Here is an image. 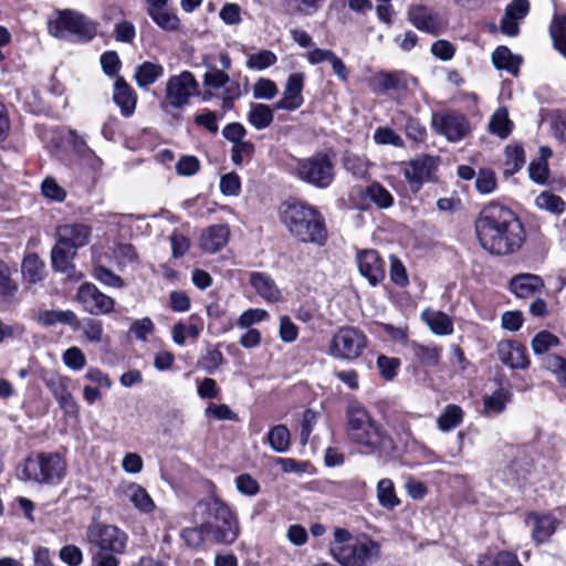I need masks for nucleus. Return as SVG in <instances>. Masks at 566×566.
<instances>
[{
    "label": "nucleus",
    "instance_id": "obj_1",
    "mask_svg": "<svg viewBox=\"0 0 566 566\" xmlns=\"http://www.w3.org/2000/svg\"><path fill=\"white\" fill-rule=\"evenodd\" d=\"M481 247L494 255H510L517 252L526 238L517 216L509 208L492 202L485 206L475 221Z\"/></svg>",
    "mask_w": 566,
    "mask_h": 566
},
{
    "label": "nucleus",
    "instance_id": "obj_2",
    "mask_svg": "<svg viewBox=\"0 0 566 566\" xmlns=\"http://www.w3.org/2000/svg\"><path fill=\"white\" fill-rule=\"evenodd\" d=\"M281 220L289 232L304 243L324 244L327 232L323 216L312 206L301 201H286Z\"/></svg>",
    "mask_w": 566,
    "mask_h": 566
},
{
    "label": "nucleus",
    "instance_id": "obj_3",
    "mask_svg": "<svg viewBox=\"0 0 566 566\" xmlns=\"http://www.w3.org/2000/svg\"><path fill=\"white\" fill-rule=\"evenodd\" d=\"M347 436L366 453L380 452L390 442L381 426L359 405H352L347 409Z\"/></svg>",
    "mask_w": 566,
    "mask_h": 566
},
{
    "label": "nucleus",
    "instance_id": "obj_4",
    "mask_svg": "<svg viewBox=\"0 0 566 566\" xmlns=\"http://www.w3.org/2000/svg\"><path fill=\"white\" fill-rule=\"evenodd\" d=\"M87 541L96 547L93 566H119L117 555L126 552L128 535L112 524L93 523L87 528Z\"/></svg>",
    "mask_w": 566,
    "mask_h": 566
},
{
    "label": "nucleus",
    "instance_id": "obj_5",
    "mask_svg": "<svg viewBox=\"0 0 566 566\" xmlns=\"http://www.w3.org/2000/svg\"><path fill=\"white\" fill-rule=\"evenodd\" d=\"M205 507L207 518L205 530L208 541L213 544H232L240 534V525L237 514L230 506L217 496H210L199 503Z\"/></svg>",
    "mask_w": 566,
    "mask_h": 566
},
{
    "label": "nucleus",
    "instance_id": "obj_6",
    "mask_svg": "<svg viewBox=\"0 0 566 566\" xmlns=\"http://www.w3.org/2000/svg\"><path fill=\"white\" fill-rule=\"evenodd\" d=\"M65 461L56 453H38L28 457L20 465L21 478L44 484H57L65 473Z\"/></svg>",
    "mask_w": 566,
    "mask_h": 566
},
{
    "label": "nucleus",
    "instance_id": "obj_7",
    "mask_svg": "<svg viewBox=\"0 0 566 566\" xmlns=\"http://www.w3.org/2000/svg\"><path fill=\"white\" fill-rule=\"evenodd\" d=\"M51 35L72 41H90L96 34L95 24L83 14L65 10L48 24Z\"/></svg>",
    "mask_w": 566,
    "mask_h": 566
},
{
    "label": "nucleus",
    "instance_id": "obj_8",
    "mask_svg": "<svg viewBox=\"0 0 566 566\" xmlns=\"http://www.w3.org/2000/svg\"><path fill=\"white\" fill-rule=\"evenodd\" d=\"M367 344L368 339L364 332L345 326L333 335L327 353L335 359L353 361L363 355Z\"/></svg>",
    "mask_w": 566,
    "mask_h": 566
},
{
    "label": "nucleus",
    "instance_id": "obj_9",
    "mask_svg": "<svg viewBox=\"0 0 566 566\" xmlns=\"http://www.w3.org/2000/svg\"><path fill=\"white\" fill-rule=\"evenodd\" d=\"M198 90V82L195 75L189 71H182L180 74L171 75L165 85V96L160 103L164 111L169 107L181 109L190 103V98Z\"/></svg>",
    "mask_w": 566,
    "mask_h": 566
},
{
    "label": "nucleus",
    "instance_id": "obj_10",
    "mask_svg": "<svg viewBox=\"0 0 566 566\" xmlns=\"http://www.w3.org/2000/svg\"><path fill=\"white\" fill-rule=\"evenodd\" d=\"M296 176L313 186L325 188L334 179V166L325 155H315L297 161Z\"/></svg>",
    "mask_w": 566,
    "mask_h": 566
},
{
    "label": "nucleus",
    "instance_id": "obj_11",
    "mask_svg": "<svg viewBox=\"0 0 566 566\" xmlns=\"http://www.w3.org/2000/svg\"><path fill=\"white\" fill-rule=\"evenodd\" d=\"M379 553V545L368 537L356 538L335 549L333 556L343 566H367Z\"/></svg>",
    "mask_w": 566,
    "mask_h": 566
},
{
    "label": "nucleus",
    "instance_id": "obj_12",
    "mask_svg": "<svg viewBox=\"0 0 566 566\" xmlns=\"http://www.w3.org/2000/svg\"><path fill=\"white\" fill-rule=\"evenodd\" d=\"M75 298L91 315H108L114 311V298L101 292L93 283H83L77 289Z\"/></svg>",
    "mask_w": 566,
    "mask_h": 566
},
{
    "label": "nucleus",
    "instance_id": "obj_13",
    "mask_svg": "<svg viewBox=\"0 0 566 566\" xmlns=\"http://www.w3.org/2000/svg\"><path fill=\"white\" fill-rule=\"evenodd\" d=\"M409 22L418 30L431 35H439L446 29V23L431 7L416 3L408 8Z\"/></svg>",
    "mask_w": 566,
    "mask_h": 566
},
{
    "label": "nucleus",
    "instance_id": "obj_14",
    "mask_svg": "<svg viewBox=\"0 0 566 566\" xmlns=\"http://www.w3.org/2000/svg\"><path fill=\"white\" fill-rule=\"evenodd\" d=\"M431 125L436 133L446 136L452 143L463 139L470 130L467 118L455 113H433Z\"/></svg>",
    "mask_w": 566,
    "mask_h": 566
},
{
    "label": "nucleus",
    "instance_id": "obj_15",
    "mask_svg": "<svg viewBox=\"0 0 566 566\" xmlns=\"http://www.w3.org/2000/svg\"><path fill=\"white\" fill-rule=\"evenodd\" d=\"M304 82V73L297 72L290 74L284 85L283 96L274 104V108L289 112L300 108L304 103L302 95Z\"/></svg>",
    "mask_w": 566,
    "mask_h": 566
},
{
    "label": "nucleus",
    "instance_id": "obj_16",
    "mask_svg": "<svg viewBox=\"0 0 566 566\" xmlns=\"http://www.w3.org/2000/svg\"><path fill=\"white\" fill-rule=\"evenodd\" d=\"M438 167V159L433 156H421L409 161L405 169V178L418 190L420 186L432 179Z\"/></svg>",
    "mask_w": 566,
    "mask_h": 566
},
{
    "label": "nucleus",
    "instance_id": "obj_17",
    "mask_svg": "<svg viewBox=\"0 0 566 566\" xmlns=\"http://www.w3.org/2000/svg\"><path fill=\"white\" fill-rule=\"evenodd\" d=\"M357 265L360 274L375 286L385 279V263L378 252L373 249L357 253Z\"/></svg>",
    "mask_w": 566,
    "mask_h": 566
},
{
    "label": "nucleus",
    "instance_id": "obj_18",
    "mask_svg": "<svg viewBox=\"0 0 566 566\" xmlns=\"http://www.w3.org/2000/svg\"><path fill=\"white\" fill-rule=\"evenodd\" d=\"M496 353L500 361L512 369H525L530 365L526 347L516 340H501L496 346Z\"/></svg>",
    "mask_w": 566,
    "mask_h": 566
},
{
    "label": "nucleus",
    "instance_id": "obj_19",
    "mask_svg": "<svg viewBox=\"0 0 566 566\" xmlns=\"http://www.w3.org/2000/svg\"><path fill=\"white\" fill-rule=\"evenodd\" d=\"M510 291L518 298H528L541 293L545 283L542 276L532 273H520L510 280Z\"/></svg>",
    "mask_w": 566,
    "mask_h": 566
},
{
    "label": "nucleus",
    "instance_id": "obj_20",
    "mask_svg": "<svg viewBox=\"0 0 566 566\" xmlns=\"http://www.w3.org/2000/svg\"><path fill=\"white\" fill-rule=\"evenodd\" d=\"M76 255V250L57 241L51 251L52 268L61 273H64L70 279L78 280L81 274L76 272L73 259Z\"/></svg>",
    "mask_w": 566,
    "mask_h": 566
},
{
    "label": "nucleus",
    "instance_id": "obj_21",
    "mask_svg": "<svg viewBox=\"0 0 566 566\" xmlns=\"http://www.w3.org/2000/svg\"><path fill=\"white\" fill-rule=\"evenodd\" d=\"M57 241L77 250L88 244L91 228L84 223L63 224L57 228Z\"/></svg>",
    "mask_w": 566,
    "mask_h": 566
},
{
    "label": "nucleus",
    "instance_id": "obj_22",
    "mask_svg": "<svg viewBox=\"0 0 566 566\" xmlns=\"http://www.w3.org/2000/svg\"><path fill=\"white\" fill-rule=\"evenodd\" d=\"M530 11L527 0H513L505 9V14L501 21V30L504 34L515 36L520 28L518 21L524 19Z\"/></svg>",
    "mask_w": 566,
    "mask_h": 566
},
{
    "label": "nucleus",
    "instance_id": "obj_23",
    "mask_svg": "<svg viewBox=\"0 0 566 566\" xmlns=\"http://www.w3.org/2000/svg\"><path fill=\"white\" fill-rule=\"evenodd\" d=\"M118 493L129 501L137 510L149 513L155 509V503L147 491L137 483H122L117 488Z\"/></svg>",
    "mask_w": 566,
    "mask_h": 566
},
{
    "label": "nucleus",
    "instance_id": "obj_24",
    "mask_svg": "<svg viewBox=\"0 0 566 566\" xmlns=\"http://www.w3.org/2000/svg\"><path fill=\"white\" fill-rule=\"evenodd\" d=\"M113 101L119 107L123 116L128 117L134 114L137 95L134 88L122 76H117L115 80Z\"/></svg>",
    "mask_w": 566,
    "mask_h": 566
},
{
    "label": "nucleus",
    "instance_id": "obj_25",
    "mask_svg": "<svg viewBox=\"0 0 566 566\" xmlns=\"http://www.w3.org/2000/svg\"><path fill=\"white\" fill-rule=\"evenodd\" d=\"M527 521L533 523L532 538L537 544L546 543L559 525L551 514L530 513Z\"/></svg>",
    "mask_w": 566,
    "mask_h": 566
},
{
    "label": "nucleus",
    "instance_id": "obj_26",
    "mask_svg": "<svg viewBox=\"0 0 566 566\" xmlns=\"http://www.w3.org/2000/svg\"><path fill=\"white\" fill-rule=\"evenodd\" d=\"M249 283L264 301L276 303L281 300V291L271 275L263 272H251Z\"/></svg>",
    "mask_w": 566,
    "mask_h": 566
},
{
    "label": "nucleus",
    "instance_id": "obj_27",
    "mask_svg": "<svg viewBox=\"0 0 566 566\" xmlns=\"http://www.w3.org/2000/svg\"><path fill=\"white\" fill-rule=\"evenodd\" d=\"M229 234L230 231L227 226L213 224L201 234V248L206 252L214 253L227 244Z\"/></svg>",
    "mask_w": 566,
    "mask_h": 566
},
{
    "label": "nucleus",
    "instance_id": "obj_28",
    "mask_svg": "<svg viewBox=\"0 0 566 566\" xmlns=\"http://www.w3.org/2000/svg\"><path fill=\"white\" fill-rule=\"evenodd\" d=\"M407 348L413 358L426 367H434L441 357V347L436 345H422L415 340L407 343Z\"/></svg>",
    "mask_w": 566,
    "mask_h": 566
},
{
    "label": "nucleus",
    "instance_id": "obj_29",
    "mask_svg": "<svg viewBox=\"0 0 566 566\" xmlns=\"http://www.w3.org/2000/svg\"><path fill=\"white\" fill-rule=\"evenodd\" d=\"M164 66L159 63L145 61L135 69L134 78L140 88H147L164 76Z\"/></svg>",
    "mask_w": 566,
    "mask_h": 566
},
{
    "label": "nucleus",
    "instance_id": "obj_30",
    "mask_svg": "<svg viewBox=\"0 0 566 566\" xmlns=\"http://www.w3.org/2000/svg\"><path fill=\"white\" fill-rule=\"evenodd\" d=\"M421 317L436 335L444 336L453 332V322L443 312L426 310Z\"/></svg>",
    "mask_w": 566,
    "mask_h": 566
},
{
    "label": "nucleus",
    "instance_id": "obj_31",
    "mask_svg": "<svg viewBox=\"0 0 566 566\" xmlns=\"http://www.w3.org/2000/svg\"><path fill=\"white\" fill-rule=\"evenodd\" d=\"M39 322L44 326H52L55 324H65L73 328H80L81 323L76 314L71 310L59 311H44L39 314Z\"/></svg>",
    "mask_w": 566,
    "mask_h": 566
},
{
    "label": "nucleus",
    "instance_id": "obj_32",
    "mask_svg": "<svg viewBox=\"0 0 566 566\" xmlns=\"http://www.w3.org/2000/svg\"><path fill=\"white\" fill-rule=\"evenodd\" d=\"M45 265L35 253L24 256L21 265L22 276L29 283H36L44 277Z\"/></svg>",
    "mask_w": 566,
    "mask_h": 566
},
{
    "label": "nucleus",
    "instance_id": "obj_33",
    "mask_svg": "<svg viewBox=\"0 0 566 566\" xmlns=\"http://www.w3.org/2000/svg\"><path fill=\"white\" fill-rule=\"evenodd\" d=\"M493 65L499 70H506L513 75L518 73L521 59L513 55L506 46H499L492 54Z\"/></svg>",
    "mask_w": 566,
    "mask_h": 566
},
{
    "label": "nucleus",
    "instance_id": "obj_34",
    "mask_svg": "<svg viewBox=\"0 0 566 566\" xmlns=\"http://www.w3.org/2000/svg\"><path fill=\"white\" fill-rule=\"evenodd\" d=\"M266 441L273 451L285 453L291 444V434L287 427L284 424L272 427L266 436Z\"/></svg>",
    "mask_w": 566,
    "mask_h": 566
},
{
    "label": "nucleus",
    "instance_id": "obj_35",
    "mask_svg": "<svg viewBox=\"0 0 566 566\" xmlns=\"http://www.w3.org/2000/svg\"><path fill=\"white\" fill-rule=\"evenodd\" d=\"M274 118L273 109L266 104H252L248 115L249 123L256 129L269 127Z\"/></svg>",
    "mask_w": 566,
    "mask_h": 566
},
{
    "label": "nucleus",
    "instance_id": "obj_36",
    "mask_svg": "<svg viewBox=\"0 0 566 566\" xmlns=\"http://www.w3.org/2000/svg\"><path fill=\"white\" fill-rule=\"evenodd\" d=\"M377 499L380 506L392 510L400 504L394 483L390 479H381L377 484Z\"/></svg>",
    "mask_w": 566,
    "mask_h": 566
},
{
    "label": "nucleus",
    "instance_id": "obj_37",
    "mask_svg": "<svg viewBox=\"0 0 566 566\" xmlns=\"http://www.w3.org/2000/svg\"><path fill=\"white\" fill-rule=\"evenodd\" d=\"M463 420V410L458 405H448L438 418V428L441 431H450Z\"/></svg>",
    "mask_w": 566,
    "mask_h": 566
},
{
    "label": "nucleus",
    "instance_id": "obj_38",
    "mask_svg": "<svg viewBox=\"0 0 566 566\" xmlns=\"http://www.w3.org/2000/svg\"><path fill=\"white\" fill-rule=\"evenodd\" d=\"M42 379L55 399L70 392V379L54 371H46Z\"/></svg>",
    "mask_w": 566,
    "mask_h": 566
},
{
    "label": "nucleus",
    "instance_id": "obj_39",
    "mask_svg": "<svg viewBox=\"0 0 566 566\" xmlns=\"http://www.w3.org/2000/svg\"><path fill=\"white\" fill-rule=\"evenodd\" d=\"M513 123L509 118V113L505 108H499L491 117L489 127L491 133L501 138H506L512 130Z\"/></svg>",
    "mask_w": 566,
    "mask_h": 566
},
{
    "label": "nucleus",
    "instance_id": "obj_40",
    "mask_svg": "<svg viewBox=\"0 0 566 566\" xmlns=\"http://www.w3.org/2000/svg\"><path fill=\"white\" fill-rule=\"evenodd\" d=\"M525 163L524 149L521 146H507L505 150L504 174L512 176L517 172Z\"/></svg>",
    "mask_w": 566,
    "mask_h": 566
},
{
    "label": "nucleus",
    "instance_id": "obj_41",
    "mask_svg": "<svg viewBox=\"0 0 566 566\" xmlns=\"http://www.w3.org/2000/svg\"><path fill=\"white\" fill-rule=\"evenodd\" d=\"M549 33L554 41L555 48L566 56V15H555Z\"/></svg>",
    "mask_w": 566,
    "mask_h": 566
},
{
    "label": "nucleus",
    "instance_id": "obj_42",
    "mask_svg": "<svg viewBox=\"0 0 566 566\" xmlns=\"http://www.w3.org/2000/svg\"><path fill=\"white\" fill-rule=\"evenodd\" d=\"M510 399L511 394L509 390L504 388L497 389L491 396H486L484 398V412L488 415L501 413L505 408V403L510 401Z\"/></svg>",
    "mask_w": 566,
    "mask_h": 566
},
{
    "label": "nucleus",
    "instance_id": "obj_43",
    "mask_svg": "<svg viewBox=\"0 0 566 566\" xmlns=\"http://www.w3.org/2000/svg\"><path fill=\"white\" fill-rule=\"evenodd\" d=\"M535 205L537 208L552 213H562L565 210L564 200L549 191L541 192L535 199Z\"/></svg>",
    "mask_w": 566,
    "mask_h": 566
},
{
    "label": "nucleus",
    "instance_id": "obj_44",
    "mask_svg": "<svg viewBox=\"0 0 566 566\" xmlns=\"http://www.w3.org/2000/svg\"><path fill=\"white\" fill-rule=\"evenodd\" d=\"M148 15L160 29L166 31H176L180 25L179 18L175 13L169 12L166 8L149 12Z\"/></svg>",
    "mask_w": 566,
    "mask_h": 566
},
{
    "label": "nucleus",
    "instance_id": "obj_45",
    "mask_svg": "<svg viewBox=\"0 0 566 566\" xmlns=\"http://www.w3.org/2000/svg\"><path fill=\"white\" fill-rule=\"evenodd\" d=\"M558 344V338L547 331H541L531 340V347L536 355H543Z\"/></svg>",
    "mask_w": 566,
    "mask_h": 566
},
{
    "label": "nucleus",
    "instance_id": "obj_46",
    "mask_svg": "<svg viewBox=\"0 0 566 566\" xmlns=\"http://www.w3.org/2000/svg\"><path fill=\"white\" fill-rule=\"evenodd\" d=\"M543 364L545 369L566 387V359L559 355H548L544 358Z\"/></svg>",
    "mask_w": 566,
    "mask_h": 566
},
{
    "label": "nucleus",
    "instance_id": "obj_47",
    "mask_svg": "<svg viewBox=\"0 0 566 566\" xmlns=\"http://www.w3.org/2000/svg\"><path fill=\"white\" fill-rule=\"evenodd\" d=\"M201 329L202 327L195 323H190L189 325L177 323L172 326V340L175 344L182 346L187 336L197 339Z\"/></svg>",
    "mask_w": 566,
    "mask_h": 566
},
{
    "label": "nucleus",
    "instance_id": "obj_48",
    "mask_svg": "<svg viewBox=\"0 0 566 566\" xmlns=\"http://www.w3.org/2000/svg\"><path fill=\"white\" fill-rule=\"evenodd\" d=\"M367 197L379 208H389L394 198L391 193L380 184L374 182L366 190Z\"/></svg>",
    "mask_w": 566,
    "mask_h": 566
},
{
    "label": "nucleus",
    "instance_id": "obj_49",
    "mask_svg": "<svg viewBox=\"0 0 566 566\" xmlns=\"http://www.w3.org/2000/svg\"><path fill=\"white\" fill-rule=\"evenodd\" d=\"M10 275L9 266L0 260V297L3 300L11 298L18 291V285Z\"/></svg>",
    "mask_w": 566,
    "mask_h": 566
},
{
    "label": "nucleus",
    "instance_id": "obj_50",
    "mask_svg": "<svg viewBox=\"0 0 566 566\" xmlns=\"http://www.w3.org/2000/svg\"><path fill=\"white\" fill-rule=\"evenodd\" d=\"M277 61L276 55L270 50H262L251 54L247 60V67L252 70H264L274 65Z\"/></svg>",
    "mask_w": 566,
    "mask_h": 566
},
{
    "label": "nucleus",
    "instance_id": "obj_51",
    "mask_svg": "<svg viewBox=\"0 0 566 566\" xmlns=\"http://www.w3.org/2000/svg\"><path fill=\"white\" fill-rule=\"evenodd\" d=\"M205 528V523L199 527H187L181 531L180 536L187 546L198 548L205 541H208V533Z\"/></svg>",
    "mask_w": 566,
    "mask_h": 566
},
{
    "label": "nucleus",
    "instance_id": "obj_52",
    "mask_svg": "<svg viewBox=\"0 0 566 566\" xmlns=\"http://www.w3.org/2000/svg\"><path fill=\"white\" fill-rule=\"evenodd\" d=\"M279 93L276 84L270 80L261 77L253 85V97L255 99H273Z\"/></svg>",
    "mask_w": 566,
    "mask_h": 566
},
{
    "label": "nucleus",
    "instance_id": "obj_53",
    "mask_svg": "<svg viewBox=\"0 0 566 566\" xmlns=\"http://www.w3.org/2000/svg\"><path fill=\"white\" fill-rule=\"evenodd\" d=\"M208 72L203 75V86L207 88H221L224 87L227 83H229L230 77L223 71L219 70L216 66L208 65Z\"/></svg>",
    "mask_w": 566,
    "mask_h": 566
},
{
    "label": "nucleus",
    "instance_id": "obj_54",
    "mask_svg": "<svg viewBox=\"0 0 566 566\" xmlns=\"http://www.w3.org/2000/svg\"><path fill=\"white\" fill-rule=\"evenodd\" d=\"M93 275L96 280L106 286L114 289H122L124 286V280L103 265H96L94 268Z\"/></svg>",
    "mask_w": 566,
    "mask_h": 566
},
{
    "label": "nucleus",
    "instance_id": "obj_55",
    "mask_svg": "<svg viewBox=\"0 0 566 566\" xmlns=\"http://www.w3.org/2000/svg\"><path fill=\"white\" fill-rule=\"evenodd\" d=\"M374 140L378 145H392L403 147L402 138L389 127H378L374 133Z\"/></svg>",
    "mask_w": 566,
    "mask_h": 566
},
{
    "label": "nucleus",
    "instance_id": "obj_56",
    "mask_svg": "<svg viewBox=\"0 0 566 566\" xmlns=\"http://www.w3.org/2000/svg\"><path fill=\"white\" fill-rule=\"evenodd\" d=\"M324 0H287L293 13L312 15L318 11Z\"/></svg>",
    "mask_w": 566,
    "mask_h": 566
},
{
    "label": "nucleus",
    "instance_id": "obj_57",
    "mask_svg": "<svg viewBox=\"0 0 566 566\" xmlns=\"http://www.w3.org/2000/svg\"><path fill=\"white\" fill-rule=\"evenodd\" d=\"M268 317L269 313L265 310L249 308L239 316L237 326L241 328H249L255 323L268 319Z\"/></svg>",
    "mask_w": 566,
    "mask_h": 566
},
{
    "label": "nucleus",
    "instance_id": "obj_58",
    "mask_svg": "<svg viewBox=\"0 0 566 566\" xmlns=\"http://www.w3.org/2000/svg\"><path fill=\"white\" fill-rule=\"evenodd\" d=\"M400 366V360L395 357H387L380 355L377 358V367L381 377L386 380H392L397 375V369Z\"/></svg>",
    "mask_w": 566,
    "mask_h": 566
},
{
    "label": "nucleus",
    "instance_id": "obj_59",
    "mask_svg": "<svg viewBox=\"0 0 566 566\" xmlns=\"http://www.w3.org/2000/svg\"><path fill=\"white\" fill-rule=\"evenodd\" d=\"M235 488L245 496H254L260 492L259 482L248 473H242L235 478Z\"/></svg>",
    "mask_w": 566,
    "mask_h": 566
},
{
    "label": "nucleus",
    "instance_id": "obj_60",
    "mask_svg": "<svg viewBox=\"0 0 566 566\" xmlns=\"http://www.w3.org/2000/svg\"><path fill=\"white\" fill-rule=\"evenodd\" d=\"M475 187L480 193H491L496 187L494 172L490 169H481L476 176Z\"/></svg>",
    "mask_w": 566,
    "mask_h": 566
},
{
    "label": "nucleus",
    "instance_id": "obj_61",
    "mask_svg": "<svg viewBox=\"0 0 566 566\" xmlns=\"http://www.w3.org/2000/svg\"><path fill=\"white\" fill-rule=\"evenodd\" d=\"M254 144L250 140H241L232 146L231 159L234 165L239 166L242 164L245 157H251L254 153Z\"/></svg>",
    "mask_w": 566,
    "mask_h": 566
},
{
    "label": "nucleus",
    "instance_id": "obj_62",
    "mask_svg": "<svg viewBox=\"0 0 566 566\" xmlns=\"http://www.w3.org/2000/svg\"><path fill=\"white\" fill-rule=\"evenodd\" d=\"M83 333L90 343H99L103 337V323L98 319L87 318L82 325Z\"/></svg>",
    "mask_w": 566,
    "mask_h": 566
},
{
    "label": "nucleus",
    "instance_id": "obj_63",
    "mask_svg": "<svg viewBox=\"0 0 566 566\" xmlns=\"http://www.w3.org/2000/svg\"><path fill=\"white\" fill-rule=\"evenodd\" d=\"M241 189L240 178L237 174L230 172L221 177L220 190L226 196H238Z\"/></svg>",
    "mask_w": 566,
    "mask_h": 566
},
{
    "label": "nucleus",
    "instance_id": "obj_64",
    "mask_svg": "<svg viewBox=\"0 0 566 566\" xmlns=\"http://www.w3.org/2000/svg\"><path fill=\"white\" fill-rule=\"evenodd\" d=\"M63 361L67 367L78 370L85 366L86 359L80 348L71 347L64 352Z\"/></svg>",
    "mask_w": 566,
    "mask_h": 566
}]
</instances>
